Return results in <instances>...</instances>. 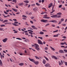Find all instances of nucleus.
I'll return each mask as SVG.
<instances>
[{
	"mask_svg": "<svg viewBox=\"0 0 67 67\" xmlns=\"http://www.w3.org/2000/svg\"><path fill=\"white\" fill-rule=\"evenodd\" d=\"M51 18H60V17H61V16L58 15V16H57V15H53L52 16H51Z\"/></svg>",
	"mask_w": 67,
	"mask_h": 67,
	"instance_id": "f257e3e1",
	"label": "nucleus"
},
{
	"mask_svg": "<svg viewBox=\"0 0 67 67\" xmlns=\"http://www.w3.org/2000/svg\"><path fill=\"white\" fill-rule=\"evenodd\" d=\"M38 43L39 44H41V45H43V42L41 41L40 40H37Z\"/></svg>",
	"mask_w": 67,
	"mask_h": 67,
	"instance_id": "f03ea898",
	"label": "nucleus"
},
{
	"mask_svg": "<svg viewBox=\"0 0 67 67\" xmlns=\"http://www.w3.org/2000/svg\"><path fill=\"white\" fill-rule=\"evenodd\" d=\"M48 8H51L53 6V3H51L48 5Z\"/></svg>",
	"mask_w": 67,
	"mask_h": 67,
	"instance_id": "7ed1b4c3",
	"label": "nucleus"
},
{
	"mask_svg": "<svg viewBox=\"0 0 67 67\" xmlns=\"http://www.w3.org/2000/svg\"><path fill=\"white\" fill-rule=\"evenodd\" d=\"M29 59L30 61H31V62H33V63L35 62V60L33 59H31L30 58H29Z\"/></svg>",
	"mask_w": 67,
	"mask_h": 67,
	"instance_id": "20e7f679",
	"label": "nucleus"
},
{
	"mask_svg": "<svg viewBox=\"0 0 67 67\" xmlns=\"http://www.w3.org/2000/svg\"><path fill=\"white\" fill-rule=\"evenodd\" d=\"M7 40L8 38H6L3 40L2 41L3 42H4V43H5L7 41Z\"/></svg>",
	"mask_w": 67,
	"mask_h": 67,
	"instance_id": "39448f33",
	"label": "nucleus"
},
{
	"mask_svg": "<svg viewBox=\"0 0 67 67\" xmlns=\"http://www.w3.org/2000/svg\"><path fill=\"white\" fill-rule=\"evenodd\" d=\"M41 22H44V23H46L47 21V20H43V19H41Z\"/></svg>",
	"mask_w": 67,
	"mask_h": 67,
	"instance_id": "423d86ee",
	"label": "nucleus"
},
{
	"mask_svg": "<svg viewBox=\"0 0 67 67\" xmlns=\"http://www.w3.org/2000/svg\"><path fill=\"white\" fill-rule=\"evenodd\" d=\"M49 22H53V23H57V21L55 20H51Z\"/></svg>",
	"mask_w": 67,
	"mask_h": 67,
	"instance_id": "0eeeda50",
	"label": "nucleus"
},
{
	"mask_svg": "<svg viewBox=\"0 0 67 67\" xmlns=\"http://www.w3.org/2000/svg\"><path fill=\"white\" fill-rule=\"evenodd\" d=\"M43 64H45L46 63V60H45L44 59L43 60V61L42 62Z\"/></svg>",
	"mask_w": 67,
	"mask_h": 67,
	"instance_id": "6e6552de",
	"label": "nucleus"
},
{
	"mask_svg": "<svg viewBox=\"0 0 67 67\" xmlns=\"http://www.w3.org/2000/svg\"><path fill=\"white\" fill-rule=\"evenodd\" d=\"M35 48L37 51H40V49L39 48H38V47H35Z\"/></svg>",
	"mask_w": 67,
	"mask_h": 67,
	"instance_id": "1a4fd4ad",
	"label": "nucleus"
},
{
	"mask_svg": "<svg viewBox=\"0 0 67 67\" xmlns=\"http://www.w3.org/2000/svg\"><path fill=\"white\" fill-rule=\"evenodd\" d=\"M18 5L19 6H23V3H20L18 4Z\"/></svg>",
	"mask_w": 67,
	"mask_h": 67,
	"instance_id": "9d476101",
	"label": "nucleus"
},
{
	"mask_svg": "<svg viewBox=\"0 0 67 67\" xmlns=\"http://www.w3.org/2000/svg\"><path fill=\"white\" fill-rule=\"evenodd\" d=\"M34 63H35V65H38V63H39V62L38 61H36L35 60V62H34Z\"/></svg>",
	"mask_w": 67,
	"mask_h": 67,
	"instance_id": "9b49d317",
	"label": "nucleus"
},
{
	"mask_svg": "<svg viewBox=\"0 0 67 67\" xmlns=\"http://www.w3.org/2000/svg\"><path fill=\"white\" fill-rule=\"evenodd\" d=\"M59 52L60 53H63L64 52V51H63V50H59Z\"/></svg>",
	"mask_w": 67,
	"mask_h": 67,
	"instance_id": "f8f14e48",
	"label": "nucleus"
},
{
	"mask_svg": "<svg viewBox=\"0 0 67 67\" xmlns=\"http://www.w3.org/2000/svg\"><path fill=\"white\" fill-rule=\"evenodd\" d=\"M50 65H49V64L48 63H47L45 64V66L46 67H49V66Z\"/></svg>",
	"mask_w": 67,
	"mask_h": 67,
	"instance_id": "ddd939ff",
	"label": "nucleus"
},
{
	"mask_svg": "<svg viewBox=\"0 0 67 67\" xmlns=\"http://www.w3.org/2000/svg\"><path fill=\"white\" fill-rule=\"evenodd\" d=\"M31 27L33 29H35H35H37L36 27H35L34 26H31Z\"/></svg>",
	"mask_w": 67,
	"mask_h": 67,
	"instance_id": "4468645a",
	"label": "nucleus"
},
{
	"mask_svg": "<svg viewBox=\"0 0 67 67\" xmlns=\"http://www.w3.org/2000/svg\"><path fill=\"white\" fill-rule=\"evenodd\" d=\"M52 58H54V59H57V57H56L54 55H53L52 56Z\"/></svg>",
	"mask_w": 67,
	"mask_h": 67,
	"instance_id": "2eb2a0df",
	"label": "nucleus"
},
{
	"mask_svg": "<svg viewBox=\"0 0 67 67\" xmlns=\"http://www.w3.org/2000/svg\"><path fill=\"white\" fill-rule=\"evenodd\" d=\"M8 22V20H5L3 21L2 22L3 23H5L6 22Z\"/></svg>",
	"mask_w": 67,
	"mask_h": 67,
	"instance_id": "dca6fc26",
	"label": "nucleus"
},
{
	"mask_svg": "<svg viewBox=\"0 0 67 67\" xmlns=\"http://www.w3.org/2000/svg\"><path fill=\"white\" fill-rule=\"evenodd\" d=\"M19 66H23L24 63H20L19 64Z\"/></svg>",
	"mask_w": 67,
	"mask_h": 67,
	"instance_id": "f3484780",
	"label": "nucleus"
},
{
	"mask_svg": "<svg viewBox=\"0 0 67 67\" xmlns=\"http://www.w3.org/2000/svg\"><path fill=\"white\" fill-rule=\"evenodd\" d=\"M0 66H3V64H2V61L1 60H0Z\"/></svg>",
	"mask_w": 67,
	"mask_h": 67,
	"instance_id": "a211bd4d",
	"label": "nucleus"
},
{
	"mask_svg": "<svg viewBox=\"0 0 67 67\" xmlns=\"http://www.w3.org/2000/svg\"><path fill=\"white\" fill-rule=\"evenodd\" d=\"M50 47L52 49V51H55V48L52 47Z\"/></svg>",
	"mask_w": 67,
	"mask_h": 67,
	"instance_id": "6ab92c4d",
	"label": "nucleus"
},
{
	"mask_svg": "<svg viewBox=\"0 0 67 67\" xmlns=\"http://www.w3.org/2000/svg\"><path fill=\"white\" fill-rule=\"evenodd\" d=\"M39 33L40 34H41V35H43V34H44V32H42V31L40 32Z\"/></svg>",
	"mask_w": 67,
	"mask_h": 67,
	"instance_id": "aec40b11",
	"label": "nucleus"
},
{
	"mask_svg": "<svg viewBox=\"0 0 67 67\" xmlns=\"http://www.w3.org/2000/svg\"><path fill=\"white\" fill-rule=\"evenodd\" d=\"M34 12H36L37 11V9L36 8L34 9Z\"/></svg>",
	"mask_w": 67,
	"mask_h": 67,
	"instance_id": "412c9836",
	"label": "nucleus"
},
{
	"mask_svg": "<svg viewBox=\"0 0 67 67\" xmlns=\"http://www.w3.org/2000/svg\"><path fill=\"white\" fill-rule=\"evenodd\" d=\"M44 58H45L46 59V60H47V61H48L49 60H48V58H47V57H46L45 56H44Z\"/></svg>",
	"mask_w": 67,
	"mask_h": 67,
	"instance_id": "4be33fe9",
	"label": "nucleus"
},
{
	"mask_svg": "<svg viewBox=\"0 0 67 67\" xmlns=\"http://www.w3.org/2000/svg\"><path fill=\"white\" fill-rule=\"evenodd\" d=\"M12 9L13 10V11H15V12H17V10L14 8H12Z\"/></svg>",
	"mask_w": 67,
	"mask_h": 67,
	"instance_id": "5701e85b",
	"label": "nucleus"
},
{
	"mask_svg": "<svg viewBox=\"0 0 67 67\" xmlns=\"http://www.w3.org/2000/svg\"><path fill=\"white\" fill-rule=\"evenodd\" d=\"M24 2H25V3H28L29 2V1H24Z\"/></svg>",
	"mask_w": 67,
	"mask_h": 67,
	"instance_id": "b1692460",
	"label": "nucleus"
},
{
	"mask_svg": "<svg viewBox=\"0 0 67 67\" xmlns=\"http://www.w3.org/2000/svg\"><path fill=\"white\" fill-rule=\"evenodd\" d=\"M35 57L36 59H40V58L36 56H35Z\"/></svg>",
	"mask_w": 67,
	"mask_h": 67,
	"instance_id": "393cba45",
	"label": "nucleus"
},
{
	"mask_svg": "<svg viewBox=\"0 0 67 67\" xmlns=\"http://www.w3.org/2000/svg\"><path fill=\"white\" fill-rule=\"evenodd\" d=\"M35 45L36 46L35 47H39V45H38L36 43V44H35Z\"/></svg>",
	"mask_w": 67,
	"mask_h": 67,
	"instance_id": "a878e982",
	"label": "nucleus"
},
{
	"mask_svg": "<svg viewBox=\"0 0 67 67\" xmlns=\"http://www.w3.org/2000/svg\"><path fill=\"white\" fill-rule=\"evenodd\" d=\"M13 25H14L15 26H19V25L18 24H12Z\"/></svg>",
	"mask_w": 67,
	"mask_h": 67,
	"instance_id": "bb28decb",
	"label": "nucleus"
},
{
	"mask_svg": "<svg viewBox=\"0 0 67 67\" xmlns=\"http://www.w3.org/2000/svg\"><path fill=\"white\" fill-rule=\"evenodd\" d=\"M53 36V37H58V34H57L56 35H54Z\"/></svg>",
	"mask_w": 67,
	"mask_h": 67,
	"instance_id": "cd10ccee",
	"label": "nucleus"
},
{
	"mask_svg": "<svg viewBox=\"0 0 67 67\" xmlns=\"http://www.w3.org/2000/svg\"><path fill=\"white\" fill-rule=\"evenodd\" d=\"M12 1L13 2H14L15 3H16V0H13Z\"/></svg>",
	"mask_w": 67,
	"mask_h": 67,
	"instance_id": "c85d7f7f",
	"label": "nucleus"
},
{
	"mask_svg": "<svg viewBox=\"0 0 67 67\" xmlns=\"http://www.w3.org/2000/svg\"><path fill=\"white\" fill-rule=\"evenodd\" d=\"M36 5H37L38 6H39L40 5V4H39L38 3H36Z\"/></svg>",
	"mask_w": 67,
	"mask_h": 67,
	"instance_id": "c756f323",
	"label": "nucleus"
},
{
	"mask_svg": "<svg viewBox=\"0 0 67 67\" xmlns=\"http://www.w3.org/2000/svg\"><path fill=\"white\" fill-rule=\"evenodd\" d=\"M52 11V12L50 13H53L54 12H55V10H53Z\"/></svg>",
	"mask_w": 67,
	"mask_h": 67,
	"instance_id": "7c9ffc66",
	"label": "nucleus"
},
{
	"mask_svg": "<svg viewBox=\"0 0 67 67\" xmlns=\"http://www.w3.org/2000/svg\"><path fill=\"white\" fill-rule=\"evenodd\" d=\"M38 38H40L41 40H43V37H38Z\"/></svg>",
	"mask_w": 67,
	"mask_h": 67,
	"instance_id": "2f4dec72",
	"label": "nucleus"
},
{
	"mask_svg": "<svg viewBox=\"0 0 67 67\" xmlns=\"http://www.w3.org/2000/svg\"><path fill=\"white\" fill-rule=\"evenodd\" d=\"M57 14H58V15H62V13H58Z\"/></svg>",
	"mask_w": 67,
	"mask_h": 67,
	"instance_id": "473e14b6",
	"label": "nucleus"
},
{
	"mask_svg": "<svg viewBox=\"0 0 67 67\" xmlns=\"http://www.w3.org/2000/svg\"><path fill=\"white\" fill-rule=\"evenodd\" d=\"M1 27H3V26H5V25H0Z\"/></svg>",
	"mask_w": 67,
	"mask_h": 67,
	"instance_id": "72a5a7b5",
	"label": "nucleus"
},
{
	"mask_svg": "<svg viewBox=\"0 0 67 67\" xmlns=\"http://www.w3.org/2000/svg\"><path fill=\"white\" fill-rule=\"evenodd\" d=\"M16 39L17 40H22V39L21 38H16Z\"/></svg>",
	"mask_w": 67,
	"mask_h": 67,
	"instance_id": "f704fd0d",
	"label": "nucleus"
},
{
	"mask_svg": "<svg viewBox=\"0 0 67 67\" xmlns=\"http://www.w3.org/2000/svg\"><path fill=\"white\" fill-rule=\"evenodd\" d=\"M8 16H10V15H7V16H4V18H8Z\"/></svg>",
	"mask_w": 67,
	"mask_h": 67,
	"instance_id": "c9c22d12",
	"label": "nucleus"
},
{
	"mask_svg": "<svg viewBox=\"0 0 67 67\" xmlns=\"http://www.w3.org/2000/svg\"><path fill=\"white\" fill-rule=\"evenodd\" d=\"M48 25H49V24L48 23L45 26H48Z\"/></svg>",
	"mask_w": 67,
	"mask_h": 67,
	"instance_id": "e433bc0d",
	"label": "nucleus"
},
{
	"mask_svg": "<svg viewBox=\"0 0 67 67\" xmlns=\"http://www.w3.org/2000/svg\"><path fill=\"white\" fill-rule=\"evenodd\" d=\"M25 24H26V25H29V24H27V22H26L25 23Z\"/></svg>",
	"mask_w": 67,
	"mask_h": 67,
	"instance_id": "4c0bfd02",
	"label": "nucleus"
},
{
	"mask_svg": "<svg viewBox=\"0 0 67 67\" xmlns=\"http://www.w3.org/2000/svg\"><path fill=\"white\" fill-rule=\"evenodd\" d=\"M62 22L61 21H59V22L58 24V25H59V24H61V23H62Z\"/></svg>",
	"mask_w": 67,
	"mask_h": 67,
	"instance_id": "58836bf2",
	"label": "nucleus"
},
{
	"mask_svg": "<svg viewBox=\"0 0 67 67\" xmlns=\"http://www.w3.org/2000/svg\"><path fill=\"white\" fill-rule=\"evenodd\" d=\"M46 19H50V17L48 16L46 17Z\"/></svg>",
	"mask_w": 67,
	"mask_h": 67,
	"instance_id": "ea45409f",
	"label": "nucleus"
},
{
	"mask_svg": "<svg viewBox=\"0 0 67 67\" xmlns=\"http://www.w3.org/2000/svg\"><path fill=\"white\" fill-rule=\"evenodd\" d=\"M4 13H5V14H8V13H7L5 11H4Z\"/></svg>",
	"mask_w": 67,
	"mask_h": 67,
	"instance_id": "a19ab883",
	"label": "nucleus"
},
{
	"mask_svg": "<svg viewBox=\"0 0 67 67\" xmlns=\"http://www.w3.org/2000/svg\"><path fill=\"white\" fill-rule=\"evenodd\" d=\"M61 65H62L63 64V62L62 60H61Z\"/></svg>",
	"mask_w": 67,
	"mask_h": 67,
	"instance_id": "79ce46f5",
	"label": "nucleus"
},
{
	"mask_svg": "<svg viewBox=\"0 0 67 67\" xmlns=\"http://www.w3.org/2000/svg\"><path fill=\"white\" fill-rule=\"evenodd\" d=\"M66 24H62V25L63 26H66Z\"/></svg>",
	"mask_w": 67,
	"mask_h": 67,
	"instance_id": "37998d69",
	"label": "nucleus"
},
{
	"mask_svg": "<svg viewBox=\"0 0 67 67\" xmlns=\"http://www.w3.org/2000/svg\"><path fill=\"white\" fill-rule=\"evenodd\" d=\"M60 45H63L64 44V43L63 42H61L60 43Z\"/></svg>",
	"mask_w": 67,
	"mask_h": 67,
	"instance_id": "c03bdc74",
	"label": "nucleus"
},
{
	"mask_svg": "<svg viewBox=\"0 0 67 67\" xmlns=\"http://www.w3.org/2000/svg\"><path fill=\"white\" fill-rule=\"evenodd\" d=\"M21 29L20 28H19L18 29V30H19V31H21Z\"/></svg>",
	"mask_w": 67,
	"mask_h": 67,
	"instance_id": "a18cd8bd",
	"label": "nucleus"
},
{
	"mask_svg": "<svg viewBox=\"0 0 67 67\" xmlns=\"http://www.w3.org/2000/svg\"><path fill=\"white\" fill-rule=\"evenodd\" d=\"M23 17H24V18H27V17H26V16L25 15H23L22 16Z\"/></svg>",
	"mask_w": 67,
	"mask_h": 67,
	"instance_id": "49530a36",
	"label": "nucleus"
},
{
	"mask_svg": "<svg viewBox=\"0 0 67 67\" xmlns=\"http://www.w3.org/2000/svg\"><path fill=\"white\" fill-rule=\"evenodd\" d=\"M51 26H53V27H55V25L52 24V25Z\"/></svg>",
	"mask_w": 67,
	"mask_h": 67,
	"instance_id": "de8ad7c7",
	"label": "nucleus"
},
{
	"mask_svg": "<svg viewBox=\"0 0 67 67\" xmlns=\"http://www.w3.org/2000/svg\"><path fill=\"white\" fill-rule=\"evenodd\" d=\"M30 22L31 23V24H33V22L32 21L30 20Z\"/></svg>",
	"mask_w": 67,
	"mask_h": 67,
	"instance_id": "09e8293b",
	"label": "nucleus"
},
{
	"mask_svg": "<svg viewBox=\"0 0 67 67\" xmlns=\"http://www.w3.org/2000/svg\"><path fill=\"white\" fill-rule=\"evenodd\" d=\"M14 23L15 24H18V22L17 21H15L14 22Z\"/></svg>",
	"mask_w": 67,
	"mask_h": 67,
	"instance_id": "8fccbe9b",
	"label": "nucleus"
},
{
	"mask_svg": "<svg viewBox=\"0 0 67 67\" xmlns=\"http://www.w3.org/2000/svg\"><path fill=\"white\" fill-rule=\"evenodd\" d=\"M31 5L32 7H34V6H35V4H32Z\"/></svg>",
	"mask_w": 67,
	"mask_h": 67,
	"instance_id": "3c124183",
	"label": "nucleus"
},
{
	"mask_svg": "<svg viewBox=\"0 0 67 67\" xmlns=\"http://www.w3.org/2000/svg\"><path fill=\"white\" fill-rule=\"evenodd\" d=\"M61 21H64V19L62 18L61 19Z\"/></svg>",
	"mask_w": 67,
	"mask_h": 67,
	"instance_id": "603ef678",
	"label": "nucleus"
},
{
	"mask_svg": "<svg viewBox=\"0 0 67 67\" xmlns=\"http://www.w3.org/2000/svg\"><path fill=\"white\" fill-rule=\"evenodd\" d=\"M3 30V28H0V31H2Z\"/></svg>",
	"mask_w": 67,
	"mask_h": 67,
	"instance_id": "864d4df0",
	"label": "nucleus"
},
{
	"mask_svg": "<svg viewBox=\"0 0 67 67\" xmlns=\"http://www.w3.org/2000/svg\"><path fill=\"white\" fill-rule=\"evenodd\" d=\"M64 52H67V50L64 49Z\"/></svg>",
	"mask_w": 67,
	"mask_h": 67,
	"instance_id": "5fc2aeb1",
	"label": "nucleus"
},
{
	"mask_svg": "<svg viewBox=\"0 0 67 67\" xmlns=\"http://www.w3.org/2000/svg\"><path fill=\"white\" fill-rule=\"evenodd\" d=\"M44 49L46 50H47V49H48V48H47V47H46Z\"/></svg>",
	"mask_w": 67,
	"mask_h": 67,
	"instance_id": "6e6d98bb",
	"label": "nucleus"
},
{
	"mask_svg": "<svg viewBox=\"0 0 67 67\" xmlns=\"http://www.w3.org/2000/svg\"><path fill=\"white\" fill-rule=\"evenodd\" d=\"M0 21H3V19H0Z\"/></svg>",
	"mask_w": 67,
	"mask_h": 67,
	"instance_id": "4d7b16f0",
	"label": "nucleus"
},
{
	"mask_svg": "<svg viewBox=\"0 0 67 67\" xmlns=\"http://www.w3.org/2000/svg\"><path fill=\"white\" fill-rule=\"evenodd\" d=\"M23 20H26V18H24V17H23Z\"/></svg>",
	"mask_w": 67,
	"mask_h": 67,
	"instance_id": "13d9d810",
	"label": "nucleus"
},
{
	"mask_svg": "<svg viewBox=\"0 0 67 67\" xmlns=\"http://www.w3.org/2000/svg\"><path fill=\"white\" fill-rule=\"evenodd\" d=\"M44 1H45V0H42V3H44Z\"/></svg>",
	"mask_w": 67,
	"mask_h": 67,
	"instance_id": "bf43d9fd",
	"label": "nucleus"
},
{
	"mask_svg": "<svg viewBox=\"0 0 67 67\" xmlns=\"http://www.w3.org/2000/svg\"><path fill=\"white\" fill-rule=\"evenodd\" d=\"M29 12H26V14H29Z\"/></svg>",
	"mask_w": 67,
	"mask_h": 67,
	"instance_id": "052dcab7",
	"label": "nucleus"
},
{
	"mask_svg": "<svg viewBox=\"0 0 67 67\" xmlns=\"http://www.w3.org/2000/svg\"><path fill=\"white\" fill-rule=\"evenodd\" d=\"M7 24H12V23H7Z\"/></svg>",
	"mask_w": 67,
	"mask_h": 67,
	"instance_id": "680f3d73",
	"label": "nucleus"
},
{
	"mask_svg": "<svg viewBox=\"0 0 67 67\" xmlns=\"http://www.w3.org/2000/svg\"><path fill=\"white\" fill-rule=\"evenodd\" d=\"M13 21H17L16 19H13Z\"/></svg>",
	"mask_w": 67,
	"mask_h": 67,
	"instance_id": "e2e57ef3",
	"label": "nucleus"
},
{
	"mask_svg": "<svg viewBox=\"0 0 67 67\" xmlns=\"http://www.w3.org/2000/svg\"><path fill=\"white\" fill-rule=\"evenodd\" d=\"M62 7V5H60L59 6V8H61Z\"/></svg>",
	"mask_w": 67,
	"mask_h": 67,
	"instance_id": "0e129e2a",
	"label": "nucleus"
},
{
	"mask_svg": "<svg viewBox=\"0 0 67 67\" xmlns=\"http://www.w3.org/2000/svg\"><path fill=\"white\" fill-rule=\"evenodd\" d=\"M59 65H61V63H60V62L59 61Z\"/></svg>",
	"mask_w": 67,
	"mask_h": 67,
	"instance_id": "69168bd1",
	"label": "nucleus"
},
{
	"mask_svg": "<svg viewBox=\"0 0 67 67\" xmlns=\"http://www.w3.org/2000/svg\"><path fill=\"white\" fill-rule=\"evenodd\" d=\"M65 66H67V62H65Z\"/></svg>",
	"mask_w": 67,
	"mask_h": 67,
	"instance_id": "338daca9",
	"label": "nucleus"
},
{
	"mask_svg": "<svg viewBox=\"0 0 67 67\" xmlns=\"http://www.w3.org/2000/svg\"><path fill=\"white\" fill-rule=\"evenodd\" d=\"M61 47L63 48V47H64L65 48V46H61Z\"/></svg>",
	"mask_w": 67,
	"mask_h": 67,
	"instance_id": "774afa93",
	"label": "nucleus"
}]
</instances>
